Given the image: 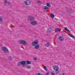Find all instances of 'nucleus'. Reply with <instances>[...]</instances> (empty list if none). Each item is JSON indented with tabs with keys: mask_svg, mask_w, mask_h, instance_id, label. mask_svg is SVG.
<instances>
[{
	"mask_svg": "<svg viewBox=\"0 0 75 75\" xmlns=\"http://www.w3.org/2000/svg\"><path fill=\"white\" fill-rule=\"evenodd\" d=\"M33 60H34L35 61H37V59L36 58H34L33 59Z\"/></svg>",
	"mask_w": 75,
	"mask_h": 75,
	"instance_id": "bb28decb",
	"label": "nucleus"
},
{
	"mask_svg": "<svg viewBox=\"0 0 75 75\" xmlns=\"http://www.w3.org/2000/svg\"><path fill=\"white\" fill-rule=\"evenodd\" d=\"M26 63L27 64H31V62L29 61H27Z\"/></svg>",
	"mask_w": 75,
	"mask_h": 75,
	"instance_id": "6ab92c4d",
	"label": "nucleus"
},
{
	"mask_svg": "<svg viewBox=\"0 0 75 75\" xmlns=\"http://www.w3.org/2000/svg\"><path fill=\"white\" fill-rule=\"evenodd\" d=\"M38 44V40H35L34 42H33L32 43V45L34 47L35 45H37Z\"/></svg>",
	"mask_w": 75,
	"mask_h": 75,
	"instance_id": "39448f33",
	"label": "nucleus"
},
{
	"mask_svg": "<svg viewBox=\"0 0 75 75\" xmlns=\"http://www.w3.org/2000/svg\"><path fill=\"white\" fill-rule=\"evenodd\" d=\"M44 69L45 70H46V71H48V68L46 67V66H44Z\"/></svg>",
	"mask_w": 75,
	"mask_h": 75,
	"instance_id": "4be33fe9",
	"label": "nucleus"
},
{
	"mask_svg": "<svg viewBox=\"0 0 75 75\" xmlns=\"http://www.w3.org/2000/svg\"><path fill=\"white\" fill-rule=\"evenodd\" d=\"M28 20H29L30 21H31L30 22V24H31L33 25H35L37 24V22L34 21V20L33 19V17H31V16H29L28 17Z\"/></svg>",
	"mask_w": 75,
	"mask_h": 75,
	"instance_id": "f257e3e1",
	"label": "nucleus"
},
{
	"mask_svg": "<svg viewBox=\"0 0 75 75\" xmlns=\"http://www.w3.org/2000/svg\"><path fill=\"white\" fill-rule=\"evenodd\" d=\"M21 65H22V67L24 68L25 67V65H26V62L25 61H22L21 62Z\"/></svg>",
	"mask_w": 75,
	"mask_h": 75,
	"instance_id": "423d86ee",
	"label": "nucleus"
},
{
	"mask_svg": "<svg viewBox=\"0 0 75 75\" xmlns=\"http://www.w3.org/2000/svg\"><path fill=\"white\" fill-rule=\"evenodd\" d=\"M28 69H30L31 68V67L30 66H28L26 67Z\"/></svg>",
	"mask_w": 75,
	"mask_h": 75,
	"instance_id": "a878e982",
	"label": "nucleus"
},
{
	"mask_svg": "<svg viewBox=\"0 0 75 75\" xmlns=\"http://www.w3.org/2000/svg\"><path fill=\"white\" fill-rule=\"evenodd\" d=\"M64 29H65V30L66 31H68L69 32H70V30L68 29V28L66 27H64Z\"/></svg>",
	"mask_w": 75,
	"mask_h": 75,
	"instance_id": "2eb2a0df",
	"label": "nucleus"
},
{
	"mask_svg": "<svg viewBox=\"0 0 75 75\" xmlns=\"http://www.w3.org/2000/svg\"><path fill=\"white\" fill-rule=\"evenodd\" d=\"M24 3L27 6H28L31 4V1L30 0H26L24 2Z\"/></svg>",
	"mask_w": 75,
	"mask_h": 75,
	"instance_id": "20e7f679",
	"label": "nucleus"
},
{
	"mask_svg": "<svg viewBox=\"0 0 75 75\" xmlns=\"http://www.w3.org/2000/svg\"><path fill=\"white\" fill-rule=\"evenodd\" d=\"M46 75H50V73H47L46 74Z\"/></svg>",
	"mask_w": 75,
	"mask_h": 75,
	"instance_id": "c756f323",
	"label": "nucleus"
},
{
	"mask_svg": "<svg viewBox=\"0 0 75 75\" xmlns=\"http://www.w3.org/2000/svg\"><path fill=\"white\" fill-rule=\"evenodd\" d=\"M55 72L56 74H59L60 73V72H59V71H58H58H56Z\"/></svg>",
	"mask_w": 75,
	"mask_h": 75,
	"instance_id": "a211bd4d",
	"label": "nucleus"
},
{
	"mask_svg": "<svg viewBox=\"0 0 75 75\" xmlns=\"http://www.w3.org/2000/svg\"><path fill=\"white\" fill-rule=\"evenodd\" d=\"M9 59L10 60H11V59H12V57H9Z\"/></svg>",
	"mask_w": 75,
	"mask_h": 75,
	"instance_id": "cd10ccee",
	"label": "nucleus"
},
{
	"mask_svg": "<svg viewBox=\"0 0 75 75\" xmlns=\"http://www.w3.org/2000/svg\"><path fill=\"white\" fill-rule=\"evenodd\" d=\"M66 11H67L68 13V10H67Z\"/></svg>",
	"mask_w": 75,
	"mask_h": 75,
	"instance_id": "2f4dec72",
	"label": "nucleus"
},
{
	"mask_svg": "<svg viewBox=\"0 0 75 75\" xmlns=\"http://www.w3.org/2000/svg\"><path fill=\"white\" fill-rule=\"evenodd\" d=\"M46 5L47 6H48V7H51V5H50V4H49V3H46Z\"/></svg>",
	"mask_w": 75,
	"mask_h": 75,
	"instance_id": "f3484780",
	"label": "nucleus"
},
{
	"mask_svg": "<svg viewBox=\"0 0 75 75\" xmlns=\"http://www.w3.org/2000/svg\"><path fill=\"white\" fill-rule=\"evenodd\" d=\"M19 42L21 43V44H22L23 45H27V42L23 40H19Z\"/></svg>",
	"mask_w": 75,
	"mask_h": 75,
	"instance_id": "f03ea898",
	"label": "nucleus"
},
{
	"mask_svg": "<svg viewBox=\"0 0 75 75\" xmlns=\"http://www.w3.org/2000/svg\"><path fill=\"white\" fill-rule=\"evenodd\" d=\"M2 50L4 51L5 52H8V50H7V48L5 47H2L1 48Z\"/></svg>",
	"mask_w": 75,
	"mask_h": 75,
	"instance_id": "7ed1b4c3",
	"label": "nucleus"
},
{
	"mask_svg": "<svg viewBox=\"0 0 75 75\" xmlns=\"http://www.w3.org/2000/svg\"><path fill=\"white\" fill-rule=\"evenodd\" d=\"M64 74H64V73H63L62 75H64Z\"/></svg>",
	"mask_w": 75,
	"mask_h": 75,
	"instance_id": "72a5a7b5",
	"label": "nucleus"
},
{
	"mask_svg": "<svg viewBox=\"0 0 75 75\" xmlns=\"http://www.w3.org/2000/svg\"><path fill=\"white\" fill-rule=\"evenodd\" d=\"M71 9H69L68 11V13L69 14H71Z\"/></svg>",
	"mask_w": 75,
	"mask_h": 75,
	"instance_id": "393cba45",
	"label": "nucleus"
},
{
	"mask_svg": "<svg viewBox=\"0 0 75 75\" xmlns=\"http://www.w3.org/2000/svg\"><path fill=\"white\" fill-rule=\"evenodd\" d=\"M69 35L71 37V38H75V37H74V36L72 35V34H69Z\"/></svg>",
	"mask_w": 75,
	"mask_h": 75,
	"instance_id": "f8f14e48",
	"label": "nucleus"
},
{
	"mask_svg": "<svg viewBox=\"0 0 75 75\" xmlns=\"http://www.w3.org/2000/svg\"><path fill=\"white\" fill-rule=\"evenodd\" d=\"M8 5H10V2H8Z\"/></svg>",
	"mask_w": 75,
	"mask_h": 75,
	"instance_id": "7c9ffc66",
	"label": "nucleus"
},
{
	"mask_svg": "<svg viewBox=\"0 0 75 75\" xmlns=\"http://www.w3.org/2000/svg\"><path fill=\"white\" fill-rule=\"evenodd\" d=\"M53 69L55 71H58L59 69V67L57 66H54L53 68Z\"/></svg>",
	"mask_w": 75,
	"mask_h": 75,
	"instance_id": "0eeeda50",
	"label": "nucleus"
},
{
	"mask_svg": "<svg viewBox=\"0 0 75 75\" xmlns=\"http://www.w3.org/2000/svg\"><path fill=\"white\" fill-rule=\"evenodd\" d=\"M59 41H62L63 40H64V38H62V36H60L59 37Z\"/></svg>",
	"mask_w": 75,
	"mask_h": 75,
	"instance_id": "6e6552de",
	"label": "nucleus"
},
{
	"mask_svg": "<svg viewBox=\"0 0 75 75\" xmlns=\"http://www.w3.org/2000/svg\"><path fill=\"white\" fill-rule=\"evenodd\" d=\"M48 31H49V33H51L52 32V30L51 28H50L48 29Z\"/></svg>",
	"mask_w": 75,
	"mask_h": 75,
	"instance_id": "9b49d317",
	"label": "nucleus"
},
{
	"mask_svg": "<svg viewBox=\"0 0 75 75\" xmlns=\"http://www.w3.org/2000/svg\"><path fill=\"white\" fill-rule=\"evenodd\" d=\"M4 3H5L6 4L7 3V1H4Z\"/></svg>",
	"mask_w": 75,
	"mask_h": 75,
	"instance_id": "c85d7f7f",
	"label": "nucleus"
},
{
	"mask_svg": "<svg viewBox=\"0 0 75 75\" xmlns=\"http://www.w3.org/2000/svg\"><path fill=\"white\" fill-rule=\"evenodd\" d=\"M3 17H0V21L1 22L3 21Z\"/></svg>",
	"mask_w": 75,
	"mask_h": 75,
	"instance_id": "412c9836",
	"label": "nucleus"
},
{
	"mask_svg": "<svg viewBox=\"0 0 75 75\" xmlns=\"http://www.w3.org/2000/svg\"><path fill=\"white\" fill-rule=\"evenodd\" d=\"M21 65V62H18V66H20V65Z\"/></svg>",
	"mask_w": 75,
	"mask_h": 75,
	"instance_id": "aec40b11",
	"label": "nucleus"
},
{
	"mask_svg": "<svg viewBox=\"0 0 75 75\" xmlns=\"http://www.w3.org/2000/svg\"><path fill=\"white\" fill-rule=\"evenodd\" d=\"M61 31V30H59V28H57L55 30V33H58V31Z\"/></svg>",
	"mask_w": 75,
	"mask_h": 75,
	"instance_id": "9d476101",
	"label": "nucleus"
},
{
	"mask_svg": "<svg viewBox=\"0 0 75 75\" xmlns=\"http://www.w3.org/2000/svg\"><path fill=\"white\" fill-rule=\"evenodd\" d=\"M39 47H40V45H37L35 46V48L36 50H37V49H38Z\"/></svg>",
	"mask_w": 75,
	"mask_h": 75,
	"instance_id": "1a4fd4ad",
	"label": "nucleus"
},
{
	"mask_svg": "<svg viewBox=\"0 0 75 75\" xmlns=\"http://www.w3.org/2000/svg\"><path fill=\"white\" fill-rule=\"evenodd\" d=\"M50 43H46L45 44V46L46 47H49L50 46Z\"/></svg>",
	"mask_w": 75,
	"mask_h": 75,
	"instance_id": "4468645a",
	"label": "nucleus"
},
{
	"mask_svg": "<svg viewBox=\"0 0 75 75\" xmlns=\"http://www.w3.org/2000/svg\"><path fill=\"white\" fill-rule=\"evenodd\" d=\"M50 74H51V75H55V74L52 72H51L50 73Z\"/></svg>",
	"mask_w": 75,
	"mask_h": 75,
	"instance_id": "b1692460",
	"label": "nucleus"
},
{
	"mask_svg": "<svg viewBox=\"0 0 75 75\" xmlns=\"http://www.w3.org/2000/svg\"><path fill=\"white\" fill-rule=\"evenodd\" d=\"M38 3H40V1H38Z\"/></svg>",
	"mask_w": 75,
	"mask_h": 75,
	"instance_id": "473e14b6",
	"label": "nucleus"
},
{
	"mask_svg": "<svg viewBox=\"0 0 75 75\" xmlns=\"http://www.w3.org/2000/svg\"><path fill=\"white\" fill-rule=\"evenodd\" d=\"M48 8V7L46 6H44L43 7V9L44 10H47Z\"/></svg>",
	"mask_w": 75,
	"mask_h": 75,
	"instance_id": "dca6fc26",
	"label": "nucleus"
},
{
	"mask_svg": "<svg viewBox=\"0 0 75 75\" xmlns=\"http://www.w3.org/2000/svg\"><path fill=\"white\" fill-rule=\"evenodd\" d=\"M50 16L51 18H54V17H55V16L54 15V14L51 13L50 14Z\"/></svg>",
	"mask_w": 75,
	"mask_h": 75,
	"instance_id": "ddd939ff",
	"label": "nucleus"
},
{
	"mask_svg": "<svg viewBox=\"0 0 75 75\" xmlns=\"http://www.w3.org/2000/svg\"><path fill=\"white\" fill-rule=\"evenodd\" d=\"M36 75H43L41 73H37L36 74Z\"/></svg>",
	"mask_w": 75,
	"mask_h": 75,
	"instance_id": "5701e85b",
	"label": "nucleus"
}]
</instances>
